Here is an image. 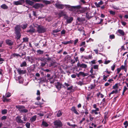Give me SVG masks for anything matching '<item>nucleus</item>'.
<instances>
[{
	"label": "nucleus",
	"mask_w": 128,
	"mask_h": 128,
	"mask_svg": "<svg viewBox=\"0 0 128 128\" xmlns=\"http://www.w3.org/2000/svg\"><path fill=\"white\" fill-rule=\"evenodd\" d=\"M26 3L31 6L34 3L33 2L30 1V0H26Z\"/></svg>",
	"instance_id": "nucleus-19"
},
{
	"label": "nucleus",
	"mask_w": 128,
	"mask_h": 128,
	"mask_svg": "<svg viewBox=\"0 0 128 128\" xmlns=\"http://www.w3.org/2000/svg\"><path fill=\"white\" fill-rule=\"evenodd\" d=\"M109 76V75L105 76V75H104L103 76V80H104L105 81H106L107 80L106 79Z\"/></svg>",
	"instance_id": "nucleus-43"
},
{
	"label": "nucleus",
	"mask_w": 128,
	"mask_h": 128,
	"mask_svg": "<svg viewBox=\"0 0 128 128\" xmlns=\"http://www.w3.org/2000/svg\"><path fill=\"white\" fill-rule=\"evenodd\" d=\"M21 30L20 26L19 25H17L15 27V32H20Z\"/></svg>",
	"instance_id": "nucleus-11"
},
{
	"label": "nucleus",
	"mask_w": 128,
	"mask_h": 128,
	"mask_svg": "<svg viewBox=\"0 0 128 128\" xmlns=\"http://www.w3.org/2000/svg\"><path fill=\"white\" fill-rule=\"evenodd\" d=\"M96 86V85L94 84H91L88 87V90H91L94 89Z\"/></svg>",
	"instance_id": "nucleus-12"
},
{
	"label": "nucleus",
	"mask_w": 128,
	"mask_h": 128,
	"mask_svg": "<svg viewBox=\"0 0 128 128\" xmlns=\"http://www.w3.org/2000/svg\"><path fill=\"white\" fill-rule=\"evenodd\" d=\"M15 38L17 40L19 39L21 36V34L20 32H15Z\"/></svg>",
	"instance_id": "nucleus-14"
},
{
	"label": "nucleus",
	"mask_w": 128,
	"mask_h": 128,
	"mask_svg": "<svg viewBox=\"0 0 128 128\" xmlns=\"http://www.w3.org/2000/svg\"><path fill=\"white\" fill-rule=\"evenodd\" d=\"M41 64L40 66L42 67H43L46 64V62H44V63L42 62V63H41Z\"/></svg>",
	"instance_id": "nucleus-58"
},
{
	"label": "nucleus",
	"mask_w": 128,
	"mask_h": 128,
	"mask_svg": "<svg viewBox=\"0 0 128 128\" xmlns=\"http://www.w3.org/2000/svg\"><path fill=\"white\" fill-rule=\"evenodd\" d=\"M55 5L56 8L60 9H62L65 6V5L61 4L60 2H56Z\"/></svg>",
	"instance_id": "nucleus-3"
},
{
	"label": "nucleus",
	"mask_w": 128,
	"mask_h": 128,
	"mask_svg": "<svg viewBox=\"0 0 128 128\" xmlns=\"http://www.w3.org/2000/svg\"><path fill=\"white\" fill-rule=\"evenodd\" d=\"M7 112V110L6 109H4L2 110V114H6Z\"/></svg>",
	"instance_id": "nucleus-42"
},
{
	"label": "nucleus",
	"mask_w": 128,
	"mask_h": 128,
	"mask_svg": "<svg viewBox=\"0 0 128 128\" xmlns=\"http://www.w3.org/2000/svg\"><path fill=\"white\" fill-rule=\"evenodd\" d=\"M2 100L4 102H10V100L6 98L5 96H3L2 97Z\"/></svg>",
	"instance_id": "nucleus-15"
},
{
	"label": "nucleus",
	"mask_w": 128,
	"mask_h": 128,
	"mask_svg": "<svg viewBox=\"0 0 128 128\" xmlns=\"http://www.w3.org/2000/svg\"><path fill=\"white\" fill-rule=\"evenodd\" d=\"M12 56H14V57L20 56L21 57V56L19 54H16L15 53H14L12 55Z\"/></svg>",
	"instance_id": "nucleus-45"
},
{
	"label": "nucleus",
	"mask_w": 128,
	"mask_h": 128,
	"mask_svg": "<svg viewBox=\"0 0 128 128\" xmlns=\"http://www.w3.org/2000/svg\"><path fill=\"white\" fill-rule=\"evenodd\" d=\"M99 111V108H96L95 110H92L91 112L92 114L94 113L95 114H98V112H97Z\"/></svg>",
	"instance_id": "nucleus-17"
},
{
	"label": "nucleus",
	"mask_w": 128,
	"mask_h": 128,
	"mask_svg": "<svg viewBox=\"0 0 128 128\" xmlns=\"http://www.w3.org/2000/svg\"><path fill=\"white\" fill-rule=\"evenodd\" d=\"M44 6V5L42 4L36 3L34 4L33 7L36 9H38L39 8H42Z\"/></svg>",
	"instance_id": "nucleus-5"
},
{
	"label": "nucleus",
	"mask_w": 128,
	"mask_h": 128,
	"mask_svg": "<svg viewBox=\"0 0 128 128\" xmlns=\"http://www.w3.org/2000/svg\"><path fill=\"white\" fill-rule=\"evenodd\" d=\"M21 116H18L16 118V122L18 123H24L22 120L21 119Z\"/></svg>",
	"instance_id": "nucleus-8"
},
{
	"label": "nucleus",
	"mask_w": 128,
	"mask_h": 128,
	"mask_svg": "<svg viewBox=\"0 0 128 128\" xmlns=\"http://www.w3.org/2000/svg\"><path fill=\"white\" fill-rule=\"evenodd\" d=\"M83 108L85 110V111L84 112L85 114L86 115H87L88 113L87 108L85 106L84 107L83 106Z\"/></svg>",
	"instance_id": "nucleus-36"
},
{
	"label": "nucleus",
	"mask_w": 128,
	"mask_h": 128,
	"mask_svg": "<svg viewBox=\"0 0 128 128\" xmlns=\"http://www.w3.org/2000/svg\"><path fill=\"white\" fill-rule=\"evenodd\" d=\"M115 36L114 34L110 35V39H114L115 38Z\"/></svg>",
	"instance_id": "nucleus-48"
},
{
	"label": "nucleus",
	"mask_w": 128,
	"mask_h": 128,
	"mask_svg": "<svg viewBox=\"0 0 128 128\" xmlns=\"http://www.w3.org/2000/svg\"><path fill=\"white\" fill-rule=\"evenodd\" d=\"M89 11V9L87 7L82 8L80 10V12L82 13H84L85 12H88Z\"/></svg>",
	"instance_id": "nucleus-9"
},
{
	"label": "nucleus",
	"mask_w": 128,
	"mask_h": 128,
	"mask_svg": "<svg viewBox=\"0 0 128 128\" xmlns=\"http://www.w3.org/2000/svg\"><path fill=\"white\" fill-rule=\"evenodd\" d=\"M126 68V66L125 65V66H123V65H122L120 67V68L121 69H125Z\"/></svg>",
	"instance_id": "nucleus-50"
},
{
	"label": "nucleus",
	"mask_w": 128,
	"mask_h": 128,
	"mask_svg": "<svg viewBox=\"0 0 128 128\" xmlns=\"http://www.w3.org/2000/svg\"><path fill=\"white\" fill-rule=\"evenodd\" d=\"M124 128H126L128 126V121H126L124 123Z\"/></svg>",
	"instance_id": "nucleus-37"
},
{
	"label": "nucleus",
	"mask_w": 128,
	"mask_h": 128,
	"mask_svg": "<svg viewBox=\"0 0 128 128\" xmlns=\"http://www.w3.org/2000/svg\"><path fill=\"white\" fill-rule=\"evenodd\" d=\"M78 39H76L74 41V44L76 45L77 42H78Z\"/></svg>",
	"instance_id": "nucleus-60"
},
{
	"label": "nucleus",
	"mask_w": 128,
	"mask_h": 128,
	"mask_svg": "<svg viewBox=\"0 0 128 128\" xmlns=\"http://www.w3.org/2000/svg\"><path fill=\"white\" fill-rule=\"evenodd\" d=\"M84 28H79L78 29V30L80 32H84V30L83 29Z\"/></svg>",
	"instance_id": "nucleus-57"
},
{
	"label": "nucleus",
	"mask_w": 128,
	"mask_h": 128,
	"mask_svg": "<svg viewBox=\"0 0 128 128\" xmlns=\"http://www.w3.org/2000/svg\"><path fill=\"white\" fill-rule=\"evenodd\" d=\"M2 8L4 9H6L8 8V6L5 4H2L1 6Z\"/></svg>",
	"instance_id": "nucleus-30"
},
{
	"label": "nucleus",
	"mask_w": 128,
	"mask_h": 128,
	"mask_svg": "<svg viewBox=\"0 0 128 128\" xmlns=\"http://www.w3.org/2000/svg\"><path fill=\"white\" fill-rule=\"evenodd\" d=\"M18 72L20 74H24L25 73V72L24 71L21 70V68L18 69Z\"/></svg>",
	"instance_id": "nucleus-29"
},
{
	"label": "nucleus",
	"mask_w": 128,
	"mask_h": 128,
	"mask_svg": "<svg viewBox=\"0 0 128 128\" xmlns=\"http://www.w3.org/2000/svg\"><path fill=\"white\" fill-rule=\"evenodd\" d=\"M16 108L18 109V110L20 112H22L23 108H24V107L22 106H16Z\"/></svg>",
	"instance_id": "nucleus-16"
},
{
	"label": "nucleus",
	"mask_w": 128,
	"mask_h": 128,
	"mask_svg": "<svg viewBox=\"0 0 128 128\" xmlns=\"http://www.w3.org/2000/svg\"><path fill=\"white\" fill-rule=\"evenodd\" d=\"M26 61H24L21 64L20 66L21 67L26 66Z\"/></svg>",
	"instance_id": "nucleus-27"
},
{
	"label": "nucleus",
	"mask_w": 128,
	"mask_h": 128,
	"mask_svg": "<svg viewBox=\"0 0 128 128\" xmlns=\"http://www.w3.org/2000/svg\"><path fill=\"white\" fill-rule=\"evenodd\" d=\"M11 95V94L10 92H8L6 94V97L8 98Z\"/></svg>",
	"instance_id": "nucleus-40"
},
{
	"label": "nucleus",
	"mask_w": 128,
	"mask_h": 128,
	"mask_svg": "<svg viewBox=\"0 0 128 128\" xmlns=\"http://www.w3.org/2000/svg\"><path fill=\"white\" fill-rule=\"evenodd\" d=\"M58 15L59 17H60L63 16H64L65 14L64 12L62 11L61 10L58 13Z\"/></svg>",
	"instance_id": "nucleus-21"
},
{
	"label": "nucleus",
	"mask_w": 128,
	"mask_h": 128,
	"mask_svg": "<svg viewBox=\"0 0 128 128\" xmlns=\"http://www.w3.org/2000/svg\"><path fill=\"white\" fill-rule=\"evenodd\" d=\"M90 14H89L88 12H87L86 13V18L88 19L91 18L92 16L90 15Z\"/></svg>",
	"instance_id": "nucleus-34"
},
{
	"label": "nucleus",
	"mask_w": 128,
	"mask_h": 128,
	"mask_svg": "<svg viewBox=\"0 0 128 128\" xmlns=\"http://www.w3.org/2000/svg\"><path fill=\"white\" fill-rule=\"evenodd\" d=\"M54 124L57 127L60 126H61V122L59 120H56L54 122Z\"/></svg>",
	"instance_id": "nucleus-7"
},
{
	"label": "nucleus",
	"mask_w": 128,
	"mask_h": 128,
	"mask_svg": "<svg viewBox=\"0 0 128 128\" xmlns=\"http://www.w3.org/2000/svg\"><path fill=\"white\" fill-rule=\"evenodd\" d=\"M60 31V30H58V29H56L55 30H54L52 31V32L53 33H57L59 32Z\"/></svg>",
	"instance_id": "nucleus-44"
},
{
	"label": "nucleus",
	"mask_w": 128,
	"mask_h": 128,
	"mask_svg": "<svg viewBox=\"0 0 128 128\" xmlns=\"http://www.w3.org/2000/svg\"><path fill=\"white\" fill-rule=\"evenodd\" d=\"M95 4L97 8L100 7V6L98 4V3H97L96 2H95Z\"/></svg>",
	"instance_id": "nucleus-61"
},
{
	"label": "nucleus",
	"mask_w": 128,
	"mask_h": 128,
	"mask_svg": "<svg viewBox=\"0 0 128 128\" xmlns=\"http://www.w3.org/2000/svg\"><path fill=\"white\" fill-rule=\"evenodd\" d=\"M118 92V90H113L110 94V95L114 94H116Z\"/></svg>",
	"instance_id": "nucleus-31"
},
{
	"label": "nucleus",
	"mask_w": 128,
	"mask_h": 128,
	"mask_svg": "<svg viewBox=\"0 0 128 128\" xmlns=\"http://www.w3.org/2000/svg\"><path fill=\"white\" fill-rule=\"evenodd\" d=\"M56 88L58 90H60L61 87V84L59 82H57V84L56 86Z\"/></svg>",
	"instance_id": "nucleus-25"
},
{
	"label": "nucleus",
	"mask_w": 128,
	"mask_h": 128,
	"mask_svg": "<svg viewBox=\"0 0 128 128\" xmlns=\"http://www.w3.org/2000/svg\"><path fill=\"white\" fill-rule=\"evenodd\" d=\"M85 42H82L81 44L80 45V46H84V47H86V46L85 45Z\"/></svg>",
	"instance_id": "nucleus-39"
},
{
	"label": "nucleus",
	"mask_w": 128,
	"mask_h": 128,
	"mask_svg": "<svg viewBox=\"0 0 128 128\" xmlns=\"http://www.w3.org/2000/svg\"><path fill=\"white\" fill-rule=\"evenodd\" d=\"M27 24H23L22 25V28L24 29L26 28L27 27Z\"/></svg>",
	"instance_id": "nucleus-41"
},
{
	"label": "nucleus",
	"mask_w": 128,
	"mask_h": 128,
	"mask_svg": "<svg viewBox=\"0 0 128 128\" xmlns=\"http://www.w3.org/2000/svg\"><path fill=\"white\" fill-rule=\"evenodd\" d=\"M98 4H99L100 6L102 5L103 4V2L102 1H100V2H99L98 3Z\"/></svg>",
	"instance_id": "nucleus-64"
},
{
	"label": "nucleus",
	"mask_w": 128,
	"mask_h": 128,
	"mask_svg": "<svg viewBox=\"0 0 128 128\" xmlns=\"http://www.w3.org/2000/svg\"><path fill=\"white\" fill-rule=\"evenodd\" d=\"M36 30L34 29L33 28H31L30 29L27 30V32H28L30 33H32L35 32Z\"/></svg>",
	"instance_id": "nucleus-22"
},
{
	"label": "nucleus",
	"mask_w": 128,
	"mask_h": 128,
	"mask_svg": "<svg viewBox=\"0 0 128 128\" xmlns=\"http://www.w3.org/2000/svg\"><path fill=\"white\" fill-rule=\"evenodd\" d=\"M120 86L119 84L118 83L116 84L114 86H113V88L115 90H118V88L119 86Z\"/></svg>",
	"instance_id": "nucleus-18"
},
{
	"label": "nucleus",
	"mask_w": 128,
	"mask_h": 128,
	"mask_svg": "<svg viewBox=\"0 0 128 128\" xmlns=\"http://www.w3.org/2000/svg\"><path fill=\"white\" fill-rule=\"evenodd\" d=\"M93 71H94V70H93V68H91L90 72L91 73V74L92 75H93L94 74V73H93Z\"/></svg>",
	"instance_id": "nucleus-59"
},
{
	"label": "nucleus",
	"mask_w": 128,
	"mask_h": 128,
	"mask_svg": "<svg viewBox=\"0 0 128 128\" xmlns=\"http://www.w3.org/2000/svg\"><path fill=\"white\" fill-rule=\"evenodd\" d=\"M23 119L24 121H26L27 120V118L25 116H23Z\"/></svg>",
	"instance_id": "nucleus-62"
},
{
	"label": "nucleus",
	"mask_w": 128,
	"mask_h": 128,
	"mask_svg": "<svg viewBox=\"0 0 128 128\" xmlns=\"http://www.w3.org/2000/svg\"><path fill=\"white\" fill-rule=\"evenodd\" d=\"M28 112V110L26 109H25L24 108L22 112L26 113Z\"/></svg>",
	"instance_id": "nucleus-53"
},
{
	"label": "nucleus",
	"mask_w": 128,
	"mask_h": 128,
	"mask_svg": "<svg viewBox=\"0 0 128 128\" xmlns=\"http://www.w3.org/2000/svg\"><path fill=\"white\" fill-rule=\"evenodd\" d=\"M72 42L73 41L71 40L66 42L64 41L62 42V43L64 44L65 45H66L69 44H72Z\"/></svg>",
	"instance_id": "nucleus-20"
},
{
	"label": "nucleus",
	"mask_w": 128,
	"mask_h": 128,
	"mask_svg": "<svg viewBox=\"0 0 128 128\" xmlns=\"http://www.w3.org/2000/svg\"><path fill=\"white\" fill-rule=\"evenodd\" d=\"M37 116L36 115H35L33 116H32V118H31L30 120L32 122H34V121L36 118Z\"/></svg>",
	"instance_id": "nucleus-24"
},
{
	"label": "nucleus",
	"mask_w": 128,
	"mask_h": 128,
	"mask_svg": "<svg viewBox=\"0 0 128 128\" xmlns=\"http://www.w3.org/2000/svg\"><path fill=\"white\" fill-rule=\"evenodd\" d=\"M14 4L16 5H18L22 4V3L21 2L19 1H14Z\"/></svg>",
	"instance_id": "nucleus-28"
},
{
	"label": "nucleus",
	"mask_w": 128,
	"mask_h": 128,
	"mask_svg": "<svg viewBox=\"0 0 128 128\" xmlns=\"http://www.w3.org/2000/svg\"><path fill=\"white\" fill-rule=\"evenodd\" d=\"M30 123L27 122L25 124V126L27 128H30Z\"/></svg>",
	"instance_id": "nucleus-38"
},
{
	"label": "nucleus",
	"mask_w": 128,
	"mask_h": 128,
	"mask_svg": "<svg viewBox=\"0 0 128 128\" xmlns=\"http://www.w3.org/2000/svg\"><path fill=\"white\" fill-rule=\"evenodd\" d=\"M115 66H116V64H113V65L111 66V69L113 71L114 70L115 68Z\"/></svg>",
	"instance_id": "nucleus-46"
},
{
	"label": "nucleus",
	"mask_w": 128,
	"mask_h": 128,
	"mask_svg": "<svg viewBox=\"0 0 128 128\" xmlns=\"http://www.w3.org/2000/svg\"><path fill=\"white\" fill-rule=\"evenodd\" d=\"M6 118V116H3L1 118V119L2 120H5Z\"/></svg>",
	"instance_id": "nucleus-63"
},
{
	"label": "nucleus",
	"mask_w": 128,
	"mask_h": 128,
	"mask_svg": "<svg viewBox=\"0 0 128 128\" xmlns=\"http://www.w3.org/2000/svg\"><path fill=\"white\" fill-rule=\"evenodd\" d=\"M121 69L120 68H118L117 69V73L118 74L121 70Z\"/></svg>",
	"instance_id": "nucleus-55"
},
{
	"label": "nucleus",
	"mask_w": 128,
	"mask_h": 128,
	"mask_svg": "<svg viewBox=\"0 0 128 128\" xmlns=\"http://www.w3.org/2000/svg\"><path fill=\"white\" fill-rule=\"evenodd\" d=\"M98 65H96L94 66L93 68L95 69H98Z\"/></svg>",
	"instance_id": "nucleus-52"
},
{
	"label": "nucleus",
	"mask_w": 128,
	"mask_h": 128,
	"mask_svg": "<svg viewBox=\"0 0 128 128\" xmlns=\"http://www.w3.org/2000/svg\"><path fill=\"white\" fill-rule=\"evenodd\" d=\"M113 8L114 9L116 10H118L119 9V8L118 6H113Z\"/></svg>",
	"instance_id": "nucleus-51"
},
{
	"label": "nucleus",
	"mask_w": 128,
	"mask_h": 128,
	"mask_svg": "<svg viewBox=\"0 0 128 128\" xmlns=\"http://www.w3.org/2000/svg\"><path fill=\"white\" fill-rule=\"evenodd\" d=\"M117 33H119L120 36H124L125 35V33L123 30L118 29L117 32Z\"/></svg>",
	"instance_id": "nucleus-10"
},
{
	"label": "nucleus",
	"mask_w": 128,
	"mask_h": 128,
	"mask_svg": "<svg viewBox=\"0 0 128 128\" xmlns=\"http://www.w3.org/2000/svg\"><path fill=\"white\" fill-rule=\"evenodd\" d=\"M37 31L39 33H42L45 32L46 29L43 26L38 25L37 27Z\"/></svg>",
	"instance_id": "nucleus-2"
},
{
	"label": "nucleus",
	"mask_w": 128,
	"mask_h": 128,
	"mask_svg": "<svg viewBox=\"0 0 128 128\" xmlns=\"http://www.w3.org/2000/svg\"><path fill=\"white\" fill-rule=\"evenodd\" d=\"M6 44L10 46H11L12 45L13 43V42L12 41L10 40L7 39L6 40Z\"/></svg>",
	"instance_id": "nucleus-13"
},
{
	"label": "nucleus",
	"mask_w": 128,
	"mask_h": 128,
	"mask_svg": "<svg viewBox=\"0 0 128 128\" xmlns=\"http://www.w3.org/2000/svg\"><path fill=\"white\" fill-rule=\"evenodd\" d=\"M73 87L72 86H71L70 87L68 88L67 90H71L72 89Z\"/></svg>",
	"instance_id": "nucleus-56"
},
{
	"label": "nucleus",
	"mask_w": 128,
	"mask_h": 128,
	"mask_svg": "<svg viewBox=\"0 0 128 128\" xmlns=\"http://www.w3.org/2000/svg\"><path fill=\"white\" fill-rule=\"evenodd\" d=\"M23 41L25 42L28 41V38H23Z\"/></svg>",
	"instance_id": "nucleus-54"
},
{
	"label": "nucleus",
	"mask_w": 128,
	"mask_h": 128,
	"mask_svg": "<svg viewBox=\"0 0 128 128\" xmlns=\"http://www.w3.org/2000/svg\"><path fill=\"white\" fill-rule=\"evenodd\" d=\"M109 12H110V13L111 14L113 15H114L115 14V12L114 11H112V10H110L109 11Z\"/></svg>",
	"instance_id": "nucleus-47"
},
{
	"label": "nucleus",
	"mask_w": 128,
	"mask_h": 128,
	"mask_svg": "<svg viewBox=\"0 0 128 128\" xmlns=\"http://www.w3.org/2000/svg\"><path fill=\"white\" fill-rule=\"evenodd\" d=\"M42 2L46 4H51V2L50 1L45 0H42Z\"/></svg>",
	"instance_id": "nucleus-23"
},
{
	"label": "nucleus",
	"mask_w": 128,
	"mask_h": 128,
	"mask_svg": "<svg viewBox=\"0 0 128 128\" xmlns=\"http://www.w3.org/2000/svg\"><path fill=\"white\" fill-rule=\"evenodd\" d=\"M78 74L80 75H82L83 76H86L88 75V74L87 73H85L84 72H80Z\"/></svg>",
	"instance_id": "nucleus-26"
},
{
	"label": "nucleus",
	"mask_w": 128,
	"mask_h": 128,
	"mask_svg": "<svg viewBox=\"0 0 128 128\" xmlns=\"http://www.w3.org/2000/svg\"><path fill=\"white\" fill-rule=\"evenodd\" d=\"M42 124L44 126L46 127L48 126V123L45 122L43 121L42 122Z\"/></svg>",
	"instance_id": "nucleus-32"
},
{
	"label": "nucleus",
	"mask_w": 128,
	"mask_h": 128,
	"mask_svg": "<svg viewBox=\"0 0 128 128\" xmlns=\"http://www.w3.org/2000/svg\"><path fill=\"white\" fill-rule=\"evenodd\" d=\"M65 7L67 8L70 11H74L76 8H80V6H71L69 5H65Z\"/></svg>",
	"instance_id": "nucleus-1"
},
{
	"label": "nucleus",
	"mask_w": 128,
	"mask_h": 128,
	"mask_svg": "<svg viewBox=\"0 0 128 128\" xmlns=\"http://www.w3.org/2000/svg\"><path fill=\"white\" fill-rule=\"evenodd\" d=\"M37 52L38 54H42L44 53V51H43L41 50H38Z\"/></svg>",
	"instance_id": "nucleus-35"
},
{
	"label": "nucleus",
	"mask_w": 128,
	"mask_h": 128,
	"mask_svg": "<svg viewBox=\"0 0 128 128\" xmlns=\"http://www.w3.org/2000/svg\"><path fill=\"white\" fill-rule=\"evenodd\" d=\"M28 60V61L30 62H31L32 60V58L30 56H28L26 58Z\"/></svg>",
	"instance_id": "nucleus-49"
},
{
	"label": "nucleus",
	"mask_w": 128,
	"mask_h": 128,
	"mask_svg": "<svg viewBox=\"0 0 128 128\" xmlns=\"http://www.w3.org/2000/svg\"><path fill=\"white\" fill-rule=\"evenodd\" d=\"M62 113L61 111L59 110L58 112V113L57 114V116L58 117H59L62 116Z\"/></svg>",
	"instance_id": "nucleus-33"
},
{
	"label": "nucleus",
	"mask_w": 128,
	"mask_h": 128,
	"mask_svg": "<svg viewBox=\"0 0 128 128\" xmlns=\"http://www.w3.org/2000/svg\"><path fill=\"white\" fill-rule=\"evenodd\" d=\"M64 18L66 20V22L68 23H70L73 20V18L72 17H68L66 16H64Z\"/></svg>",
	"instance_id": "nucleus-4"
},
{
	"label": "nucleus",
	"mask_w": 128,
	"mask_h": 128,
	"mask_svg": "<svg viewBox=\"0 0 128 128\" xmlns=\"http://www.w3.org/2000/svg\"><path fill=\"white\" fill-rule=\"evenodd\" d=\"M77 65L78 67H81L82 68H86L87 67L86 64H81L79 62L78 63Z\"/></svg>",
	"instance_id": "nucleus-6"
}]
</instances>
